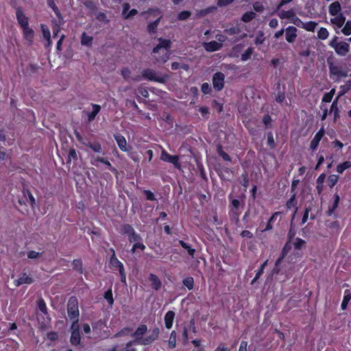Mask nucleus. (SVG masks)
I'll return each mask as SVG.
<instances>
[{
	"label": "nucleus",
	"instance_id": "f257e3e1",
	"mask_svg": "<svg viewBox=\"0 0 351 351\" xmlns=\"http://www.w3.org/2000/svg\"><path fill=\"white\" fill-rule=\"evenodd\" d=\"M147 331V326L145 324L139 325L136 330L132 334V337L134 338L132 341L142 346H148L158 339L160 333V330L158 327H155L150 331L149 335L143 337V335Z\"/></svg>",
	"mask_w": 351,
	"mask_h": 351
},
{
	"label": "nucleus",
	"instance_id": "f03ea898",
	"mask_svg": "<svg viewBox=\"0 0 351 351\" xmlns=\"http://www.w3.org/2000/svg\"><path fill=\"white\" fill-rule=\"evenodd\" d=\"M328 66L329 77L334 82H339L342 78L348 75V69L339 62H333L329 58L327 59Z\"/></svg>",
	"mask_w": 351,
	"mask_h": 351
},
{
	"label": "nucleus",
	"instance_id": "7ed1b4c3",
	"mask_svg": "<svg viewBox=\"0 0 351 351\" xmlns=\"http://www.w3.org/2000/svg\"><path fill=\"white\" fill-rule=\"evenodd\" d=\"M328 45L334 49L339 56L344 57L350 52V45L346 41H340L337 36H335L329 42Z\"/></svg>",
	"mask_w": 351,
	"mask_h": 351
},
{
	"label": "nucleus",
	"instance_id": "20e7f679",
	"mask_svg": "<svg viewBox=\"0 0 351 351\" xmlns=\"http://www.w3.org/2000/svg\"><path fill=\"white\" fill-rule=\"evenodd\" d=\"M67 314L73 323L77 324L79 321V305L78 300L75 296H71L67 302Z\"/></svg>",
	"mask_w": 351,
	"mask_h": 351
},
{
	"label": "nucleus",
	"instance_id": "39448f33",
	"mask_svg": "<svg viewBox=\"0 0 351 351\" xmlns=\"http://www.w3.org/2000/svg\"><path fill=\"white\" fill-rule=\"evenodd\" d=\"M142 77L150 82L165 84L169 78L167 74L158 75L152 69H145L142 71Z\"/></svg>",
	"mask_w": 351,
	"mask_h": 351
},
{
	"label": "nucleus",
	"instance_id": "423d86ee",
	"mask_svg": "<svg viewBox=\"0 0 351 351\" xmlns=\"http://www.w3.org/2000/svg\"><path fill=\"white\" fill-rule=\"evenodd\" d=\"M241 213V202L237 199H233L230 201L228 206V215L230 219L236 222L239 221V216Z\"/></svg>",
	"mask_w": 351,
	"mask_h": 351
},
{
	"label": "nucleus",
	"instance_id": "0eeeda50",
	"mask_svg": "<svg viewBox=\"0 0 351 351\" xmlns=\"http://www.w3.org/2000/svg\"><path fill=\"white\" fill-rule=\"evenodd\" d=\"M121 233L128 236L130 243H134L143 239L130 224H123L121 227Z\"/></svg>",
	"mask_w": 351,
	"mask_h": 351
},
{
	"label": "nucleus",
	"instance_id": "6e6552de",
	"mask_svg": "<svg viewBox=\"0 0 351 351\" xmlns=\"http://www.w3.org/2000/svg\"><path fill=\"white\" fill-rule=\"evenodd\" d=\"M23 196L22 198L19 199V204L20 206L25 205V206H27V204H29L32 209H34L36 206V199L32 193L28 189H24L23 191Z\"/></svg>",
	"mask_w": 351,
	"mask_h": 351
},
{
	"label": "nucleus",
	"instance_id": "1a4fd4ad",
	"mask_svg": "<svg viewBox=\"0 0 351 351\" xmlns=\"http://www.w3.org/2000/svg\"><path fill=\"white\" fill-rule=\"evenodd\" d=\"M212 83L213 88L216 91L222 90L225 84V75L220 71L214 73L213 75Z\"/></svg>",
	"mask_w": 351,
	"mask_h": 351
},
{
	"label": "nucleus",
	"instance_id": "9d476101",
	"mask_svg": "<svg viewBox=\"0 0 351 351\" xmlns=\"http://www.w3.org/2000/svg\"><path fill=\"white\" fill-rule=\"evenodd\" d=\"M160 159L164 162L173 164L177 169H180L181 167L179 156L177 155L172 156L164 149L161 152Z\"/></svg>",
	"mask_w": 351,
	"mask_h": 351
},
{
	"label": "nucleus",
	"instance_id": "9b49d317",
	"mask_svg": "<svg viewBox=\"0 0 351 351\" xmlns=\"http://www.w3.org/2000/svg\"><path fill=\"white\" fill-rule=\"evenodd\" d=\"M71 335L70 338V342L73 346H77L80 343L81 336L80 332V328L77 324L72 323L71 325Z\"/></svg>",
	"mask_w": 351,
	"mask_h": 351
},
{
	"label": "nucleus",
	"instance_id": "f8f14e48",
	"mask_svg": "<svg viewBox=\"0 0 351 351\" xmlns=\"http://www.w3.org/2000/svg\"><path fill=\"white\" fill-rule=\"evenodd\" d=\"M16 18L21 28L29 25V19L24 14L23 8L20 6L16 8Z\"/></svg>",
	"mask_w": 351,
	"mask_h": 351
},
{
	"label": "nucleus",
	"instance_id": "ddd939ff",
	"mask_svg": "<svg viewBox=\"0 0 351 351\" xmlns=\"http://www.w3.org/2000/svg\"><path fill=\"white\" fill-rule=\"evenodd\" d=\"M216 171L221 180H229V176L233 173L232 169L223 165H219Z\"/></svg>",
	"mask_w": 351,
	"mask_h": 351
},
{
	"label": "nucleus",
	"instance_id": "4468645a",
	"mask_svg": "<svg viewBox=\"0 0 351 351\" xmlns=\"http://www.w3.org/2000/svg\"><path fill=\"white\" fill-rule=\"evenodd\" d=\"M158 40L159 43L153 48V53H158L159 50L161 49H165L167 51H169L171 47V42L169 39H165L160 37L158 38Z\"/></svg>",
	"mask_w": 351,
	"mask_h": 351
},
{
	"label": "nucleus",
	"instance_id": "2eb2a0df",
	"mask_svg": "<svg viewBox=\"0 0 351 351\" xmlns=\"http://www.w3.org/2000/svg\"><path fill=\"white\" fill-rule=\"evenodd\" d=\"M324 134H325V130H324V126H322L319 130V131L315 134L314 137L313 138V139L311 141L310 148L312 150H315L317 148L319 143L321 139L324 136Z\"/></svg>",
	"mask_w": 351,
	"mask_h": 351
},
{
	"label": "nucleus",
	"instance_id": "dca6fc26",
	"mask_svg": "<svg viewBox=\"0 0 351 351\" xmlns=\"http://www.w3.org/2000/svg\"><path fill=\"white\" fill-rule=\"evenodd\" d=\"M285 31L286 40L289 43H293L298 36V29L294 26H289Z\"/></svg>",
	"mask_w": 351,
	"mask_h": 351
},
{
	"label": "nucleus",
	"instance_id": "f3484780",
	"mask_svg": "<svg viewBox=\"0 0 351 351\" xmlns=\"http://www.w3.org/2000/svg\"><path fill=\"white\" fill-rule=\"evenodd\" d=\"M110 267L113 269L121 271L124 268L123 264L117 258L116 254L111 255L109 259Z\"/></svg>",
	"mask_w": 351,
	"mask_h": 351
},
{
	"label": "nucleus",
	"instance_id": "a211bd4d",
	"mask_svg": "<svg viewBox=\"0 0 351 351\" xmlns=\"http://www.w3.org/2000/svg\"><path fill=\"white\" fill-rule=\"evenodd\" d=\"M34 282L32 277L27 276L25 273H22L20 278L14 280V284L16 287H19L23 284L30 285Z\"/></svg>",
	"mask_w": 351,
	"mask_h": 351
},
{
	"label": "nucleus",
	"instance_id": "6ab92c4d",
	"mask_svg": "<svg viewBox=\"0 0 351 351\" xmlns=\"http://www.w3.org/2000/svg\"><path fill=\"white\" fill-rule=\"evenodd\" d=\"M92 111L87 113V121L88 123L93 122L96 116L99 114L101 110V106L99 104H91Z\"/></svg>",
	"mask_w": 351,
	"mask_h": 351
},
{
	"label": "nucleus",
	"instance_id": "aec40b11",
	"mask_svg": "<svg viewBox=\"0 0 351 351\" xmlns=\"http://www.w3.org/2000/svg\"><path fill=\"white\" fill-rule=\"evenodd\" d=\"M84 145L90 148L95 153L104 154L102 146L98 141L90 142V141L87 140Z\"/></svg>",
	"mask_w": 351,
	"mask_h": 351
},
{
	"label": "nucleus",
	"instance_id": "412c9836",
	"mask_svg": "<svg viewBox=\"0 0 351 351\" xmlns=\"http://www.w3.org/2000/svg\"><path fill=\"white\" fill-rule=\"evenodd\" d=\"M148 279L151 282V286L153 289L158 291L161 288L162 282L157 275L150 274Z\"/></svg>",
	"mask_w": 351,
	"mask_h": 351
},
{
	"label": "nucleus",
	"instance_id": "4be33fe9",
	"mask_svg": "<svg viewBox=\"0 0 351 351\" xmlns=\"http://www.w3.org/2000/svg\"><path fill=\"white\" fill-rule=\"evenodd\" d=\"M114 137L119 149L123 152H128V144L125 138L120 134H115Z\"/></svg>",
	"mask_w": 351,
	"mask_h": 351
},
{
	"label": "nucleus",
	"instance_id": "5701e85b",
	"mask_svg": "<svg viewBox=\"0 0 351 351\" xmlns=\"http://www.w3.org/2000/svg\"><path fill=\"white\" fill-rule=\"evenodd\" d=\"M222 45L215 40H212L204 43V48L206 51L213 52L219 50Z\"/></svg>",
	"mask_w": 351,
	"mask_h": 351
},
{
	"label": "nucleus",
	"instance_id": "b1692460",
	"mask_svg": "<svg viewBox=\"0 0 351 351\" xmlns=\"http://www.w3.org/2000/svg\"><path fill=\"white\" fill-rule=\"evenodd\" d=\"M341 4L337 1L330 3L328 6V12L331 16H336L341 14Z\"/></svg>",
	"mask_w": 351,
	"mask_h": 351
},
{
	"label": "nucleus",
	"instance_id": "393cba45",
	"mask_svg": "<svg viewBox=\"0 0 351 351\" xmlns=\"http://www.w3.org/2000/svg\"><path fill=\"white\" fill-rule=\"evenodd\" d=\"M334 16V18L330 19V23L336 25L338 28L342 27L346 22V16L343 14L341 13Z\"/></svg>",
	"mask_w": 351,
	"mask_h": 351
},
{
	"label": "nucleus",
	"instance_id": "a878e982",
	"mask_svg": "<svg viewBox=\"0 0 351 351\" xmlns=\"http://www.w3.org/2000/svg\"><path fill=\"white\" fill-rule=\"evenodd\" d=\"M162 19V16H159L156 20L149 23L147 26V31L150 35L155 34L157 32L158 25Z\"/></svg>",
	"mask_w": 351,
	"mask_h": 351
},
{
	"label": "nucleus",
	"instance_id": "bb28decb",
	"mask_svg": "<svg viewBox=\"0 0 351 351\" xmlns=\"http://www.w3.org/2000/svg\"><path fill=\"white\" fill-rule=\"evenodd\" d=\"M278 16L281 19H289L290 21L292 20L293 17L295 16V12L293 9L289 10H278L276 11Z\"/></svg>",
	"mask_w": 351,
	"mask_h": 351
},
{
	"label": "nucleus",
	"instance_id": "cd10ccee",
	"mask_svg": "<svg viewBox=\"0 0 351 351\" xmlns=\"http://www.w3.org/2000/svg\"><path fill=\"white\" fill-rule=\"evenodd\" d=\"M175 318V313L172 311H169L165 315V324L167 329H170L173 326V319Z\"/></svg>",
	"mask_w": 351,
	"mask_h": 351
},
{
	"label": "nucleus",
	"instance_id": "c85d7f7f",
	"mask_svg": "<svg viewBox=\"0 0 351 351\" xmlns=\"http://www.w3.org/2000/svg\"><path fill=\"white\" fill-rule=\"evenodd\" d=\"M24 38L29 42H32L34 37V31L28 26L22 28Z\"/></svg>",
	"mask_w": 351,
	"mask_h": 351
},
{
	"label": "nucleus",
	"instance_id": "c756f323",
	"mask_svg": "<svg viewBox=\"0 0 351 351\" xmlns=\"http://www.w3.org/2000/svg\"><path fill=\"white\" fill-rule=\"evenodd\" d=\"M338 98H336L332 103L330 108V112H332L334 115V121H336L339 117V110L337 104Z\"/></svg>",
	"mask_w": 351,
	"mask_h": 351
},
{
	"label": "nucleus",
	"instance_id": "7c9ffc66",
	"mask_svg": "<svg viewBox=\"0 0 351 351\" xmlns=\"http://www.w3.org/2000/svg\"><path fill=\"white\" fill-rule=\"evenodd\" d=\"M47 3L49 8H51L54 12L57 18L60 20H62V16L61 14L60 11L59 10L58 6L56 5L54 0H47Z\"/></svg>",
	"mask_w": 351,
	"mask_h": 351
},
{
	"label": "nucleus",
	"instance_id": "2f4dec72",
	"mask_svg": "<svg viewBox=\"0 0 351 351\" xmlns=\"http://www.w3.org/2000/svg\"><path fill=\"white\" fill-rule=\"evenodd\" d=\"M216 152H217V154L220 157H221L224 161L231 162V160H232L231 157L229 156L228 154H227L226 152H224L221 145L219 144L217 145Z\"/></svg>",
	"mask_w": 351,
	"mask_h": 351
},
{
	"label": "nucleus",
	"instance_id": "473e14b6",
	"mask_svg": "<svg viewBox=\"0 0 351 351\" xmlns=\"http://www.w3.org/2000/svg\"><path fill=\"white\" fill-rule=\"evenodd\" d=\"M280 215V212H275L272 214L271 217L269 219L265 228L262 230V232H266L270 230L273 228L272 223L276 221L277 217Z\"/></svg>",
	"mask_w": 351,
	"mask_h": 351
},
{
	"label": "nucleus",
	"instance_id": "72a5a7b5",
	"mask_svg": "<svg viewBox=\"0 0 351 351\" xmlns=\"http://www.w3.org/2000/svg\"><path fill=\"white\" fill-rule=\"evenodd\" d=\"M93 38L83 32L81 36V44L84 46L90 47L92 45Z\"/></svg>",
	"mask_w": 351,
	"mask_h": 351
},
{
	"label": "nucleus",
	"instance_id": "f704fd0d",
	"mask_svg": "<svg viewBox=\"0 0 351 351\" xmlns=\"http://www.w3.org/2000/svg\"><path fill=\"white\" fill-rule=\"evenodd\" d=\"M84 5L89 10L90 14L95 13L98 9L97 3L91 0L86 1Z\"/></svg>",
	"mask_w": 351,
	"mask_h": 351
},
{
	"label": "nucleus",
	"instance_id": "c9c22d12",
	"mask_svg": "<svg viewBox=\"0 0 351 351\" xmlns=\"http://www.w3.org/2000/svg\"><path fill=\"white\" fill-rule=\"evenodd\" d=\"M340 201V197L337 193L333 195V203L331 207L329 208L328 215H331L335 210L338 207Z\"/></svg>",
	"mask_w": 351,
	"mask_h": 351
},
{
	"label": "nucleus",
	"instance_id": "e433bc0d",
	"mask_svg": "<svg viewBox=\"0 0 351 351\" xmlns=\"http://www.w3.org/2000/svg\"><path fill=\"white\" fill-rule=\"evenodd\" d=\"M351 168V161L347 160L339 164L336 167V171L339 173H343L348 169Z\"/></svg>",
	"mask_w": 351,
	"mask_h": 351
},
{
	"label": "nucleus",
	"instance_id": "4c0bfd02",
	"mask_svg": "<svg viewBox=\"0 0 351 351\" xmlns=\"http://www.w3.org/2000/svg\"><path fill=\"white\" fill-rule=\"evenodd\" d=\"M73 269L79 274L84 272L83 263L81 259H74L72 262Z\"/></svg>",
	"mask_w": 351,
	"mask_h": 351
},
{
	"label": "nucleus",
	"instance_id": "58836bf2",
	"mask_svg": "<svg viewBox=\"0 0 351 351\" xmlns=\"http://www.w3.org/2000/svg\"><path fill=\"white\" fill-rule=\"evenodd\" d=\"M296 194L293 193L291 197L287 200L286 203V206L288 209H291L292 208H295V213L297 211V202L295 201Z\"/></svg>",
	"mask_w": 351,
	"mask_h": 351
},
{
	"label": "nucleus",
	"instance_id": "ea45409f",
	"mask_svg": "<svg viewBox=\"0 0 351 351\" xmlns=\"http://www.w3.org/2000/svg\"><path fill=\"white\" fill-rule=\"evenodd\" d=\"M267 146L270 149H274L276 147V143L274 138V134L272 132H268L267 133Z\"/></svg>",
	"mask_w": 351,
	"mask_h": 351
},
{
	"label": "nucleus",
	"instance_id": "a19ab883",
	"mask_svg": "<svg viewBox=\"0 0 351 351\" xmlns=\"http://www.w3.org/2000/svg\"><path fill=\"white\" fill-rule=\"evenodd\" d=\"M268 260H266L263 264H261L260 268L256 271L255 277L252 280V284L254 283L264 273V269L267 265Z\"/></svg>",
	"mask_w": 351,
	"mask_h": 351
},
{
	"label": "nucleus",
	"instance_id": "79ce46f5",
	"mask_svg": "<svg viewBox=\"0 0 351 351\" xmlns=\"http://www.w3.org/2000/svg\"><path fill=\"white\" fill-rule=\"evenodd\" d=\"M339 179V176L336 174H331L328 176L327 179V184L330 189H332L338 182Z\"/></svg>",
	"mask_w": 351,
	"mask_h": 351
},
{
	"label": "nucleus",
	"instance_id": "37998d69",
	"mask_svg": "<svg viewBox=\"0 0 351 351\" xmlns=\"http://www.w3.org/2000/svg\"><path fill=\"white\" fill-rule=\"evenodd\" d=\"M38 308L44 315H48L47 307L43 298H40L37 300Z\"/></svg>",
	"mask_w": 351,
	"mask_h": 351
},
{
	"label": "nucleus",
	"instance_id": "c03bdc74",
	"mask_svg": "<svg viewBox=\"0 0 351 351\" xmlns=\"http://www.w3.org/2000/svg\"><path fill=\"white\" fill-rule=\"evenodd\" d=\"M256 14L252 11L245 12L241 16V20L244 23H249L256 17Z\"/></svg>",
	"mask_w": 351,
	"mask_h": 351
},
{
	"label": "nucleus",
	"instance_id": "a18cd8bd",
	"mask_svg": "<svg viewBox=\"0 0 351 351\" xmlns=\"http://www.w3.org/2000/svg\"><path fill=\"white\" fill-rule=\"evenodd\" d=\"M104 298L106 300L110 306H112L114 304V298L112 289L110 288L107 291H105L104 294Z\"/></svg>",
	"mask_w": 351,
	"mask_h": 351
},
{
	"label": "nucleus",
	"instance_id": "49530a36",
	"mask_svg": "<svg viewBox=\"0 0 351 351\" xmlns=\"http://www.w3.org/2000/svg\"><path fill=\"white\" fill-rule=\"evenodd\" d=\"M146 248L145 245H144L143 242V239L136 242L133 244L132 247L131 249V252L132 254H136L137 250H140L141 251H144Z\"/></svg>",
	"mask_w": 351,
	"mask_h": 351
},
{
	"label": "nucleus",
	"instance_id": "de8ad7c7",
	"mask_svg": "<svg viewBox=\"0 0 351 351\" xmlns=\"http://www.w3.org/2000/svg\"><path fill=\"white\" fill-rule=\"evenodd\" d=\"M182 283L189 290H192L194 287V279L191 276L184 278Z\"/></svg>",
	"mask_w": 351,
	"mask_h": 351
},
{
	"label": "nucleus",
	"instance_id": "09e8293b",
	"mask_svg": "<svg viewBox=\"0 0 351 351\" xmlns=\"http://www.w3.org/2000/svg\"><path fill=\"white\" fill-rule=\"evenodd\" d=\"M335 93V89L332 88L329 92L326 93L322 97V102L329 103L332 101L333 96Z\"/></svg>",
	"mask_w": 351,
	"mask_h": 351
},
{
	"label": "nucleus",
	"instance_id": "8fccbe9b",
	"mask_svg": "<svg viewBox=\"0 0 351 351\" xmlns=\"http://www.w3.org/2000/svg\"><path fill=\"white\" fill-rule=\"evenodd\" d=\"M351 299V294L349 293L348 290L345 291V294L343 298V301L341 304V308L342 310H345L347 308L348 304Z\"/></svg>",
	"mask_w": 351,
	"mask_h": 351
},
{
	"label": "nucleus",
	"instance_id": "3c124183",
	"mask_svg": "<svg viewBox=\"0 0 351 351\" xmlns=\"http://www.w3.org/2000/svg\"><path fill=\"white\" fill-rule=\"evenodd\" d=\"M317 25V23L313 21H309L306 23H304V25L302 27V29H304L305 30L308 32H314L316 26Z\"/></svg>",
	"mask_w": 351,
	"mask_h": 351
},
{
	"label": "nucleus",
	"instance_id": "603ef678",
	"mask_svg": "<svg viewBox=\"0 0 351 351\" xmlns=\"http://www.w3.org/2000/svg\"><path fill=\"white\" fill-rule=\"evenodd\" d=\"M179 244L180 245V246L186 250L189 254L191 256H194V254L195 252V250L192 248L191 247V245H189L188 243H186V242H184V241L182 240H180L179 241Z\"/></svg>",
	"mask_w": 351,
	"mask_h": 351
},
{
	"label": "nucleus",
	"instance_id": "864d4df0",
	"mask_svg": "<svg viewBox=\"0 0 351 351\" xmlns=\"http://www.w3.org/2000/svg\"><path fill=\"white\" fill-rule=\"evenodd\" d=\"M241 32V28L238 26L236 27H230L229 28H226L224 29V33L229 36H233L234 34H238Z\"/></svg>",
	"mask_w": 351,
	"mask_h": 351
},
{
	"label": "nucleus",
	"instance_id": "5fc2aeb1",
	"mask_svg": "<svg viewBox=\"0 0 351 351\" xmlns=\"http://www.w3.org/2000/svg\"><path fill=\"white\" fill-rule=\"evenodd\" d=\"M239 182L240 184L245 189L249 186L250 180L247 173L245 172L241 175Z\"/></svg>",
	"mask_w": 351,
	"mask_h": 351
},
{
	"label": "nucleus",
	"instance_id": "6e6d98bb",
	"mask_svg": "<svg viewBox=\"0 0 351 351\" xmlns=\"http://www.w3.org/2000/svg\"><path fill=\"white\" fill-rule=\"evenodd\" d=\"M306 244V241L301 238H296L293 243V247L295 250H301Z\"/></svg>",
	"mask_w": 351,
	"mask_h": 351
},
{
	"label": "nucleus",
	"instance_id": "4d7b16f0",
	"mask_svg": "<svg viewBox=\"0 0 351 351\" xmlns=\"http://www.w3.org/2000/svg\"><path fill=\"white\" fill-rule=\"evenodd\" d=\"M254 52L253 47H248L246 51L241 54V59L242 61L245 62L250 59L252 53Z\"/></svg>",
	"mask_w": 351,
	"mask_h": 351
},
{
	"label": "nucleus",
	"instance_id": "13d9d810",
	"mask_svg": "<svg viewBox=\"0 0 351 351\" xmlns=\"http://www.w3.org/2000/svg\"><path fill=\"white\" fill-rule=\"evenodd\" d=\"M176 346V332L175 330H173L169 337V347L170 349H173Z\"/></svg>",
	"mask_w": 351,
	"mask_h": 351
},
{
	"label": "nucleus",
	"instance_id": "bf43d9fd",
	"mask_svg": "<svg viewBox=\"0 0 351 351\" xmlns=\"http://www.w3.org/2000/svg\"><path fill=\"white\" fill-rule=\"evenodd\" d=\"M329 36V32L325 27H321L317 32V37L321 40H326Z\"/></svg>",
	"mask_w": 351,
	"mask_h": 351
},
{
	"label": "nucleus",
	"instance_id": "052dcab7",
	"mask_svg": "<svg viewBox=\"0 0 351 351\" xmlns=\"http://www.w3.org/2000/svg\"><path fill=\"white\" fill-rule=\"evenodd\" d=\"M345 25L341 29V32L345 36H350L351 34V20H348L345 22Z\"/></svg>",
	"mask_w": 351,
	"mask_h": 351
},
{
	"label": "nucleus",
	"instance_id": "680f3d73",
	"mask_svg": "<svg viewBox=\"0 0 351 351\" xmlns=\"http://www.w3.org/2000/svg\"><path fill=\"white\" fill-rule=\"evenodd\" d=\"M262 121L266 128H271L272 119L269 114H265L263 117Z\"/></svg>",
	"mask_w": 351,
	"mask_h": 351
},
{
	"label": "nucleus",
	"instance_id": "e2e57ef3",
	"mask_svg": "<svg viewBox=\"0 0 351 351\" xmlns=\"http://www.w3.org/2000/svg\"><path fill=\"white\" fill-rule=\"evenodd\" d=\"M191 15V12L187 10H184L178 13V19L180 21H184L188 19Z\"/></svg>",
	"mask_w": 351,
	"mask_h": 351
},
{
	"label": "nucleus",
	"instance_id": "0e129e2a",
	"mask_svg": "<svg viewBox=\"0 0 351 351\" xmlns=\"http://www.w3.org/2000/svg\"><path fill=\"white\" fill-rule=\"evenodd\" d=\"M96 19L99 22H104L105 23H109V20L108 19L106 14L102 12L96 14Z\"/></svg>",
	"mask_w": 351,
	"mask_h": 351
},
{
	"label": "nucleus",
	"instance_id": "69168bd1",
	"mask_svg": "<svg viewBox=\"0 0 351 351\" xmlns=\"http://www.w3.org/2000/svg\"><path fill=\"white\" fill-rule=\"evenodd\" d=\"M40 27L43 32V38L45 40L51 38V33L49 28L44 24H41Z\"/></svg>",
	"mask_w": 351,
	"mask_h": 351
},
{
	"label": "nucleus",
	"instance_id": "338daca9",
	"mask_svg": "<svg viewBox=\"0 0 351 351\" xmlns=\"http://www.w3.org/2000/svg\"><path fill=\"white\" fill-rule=\"evenodd\" d=\"M143 193L145 194V198L147 200H149V201H156V200L155 195L150 190H144Z\"/></svg>",
	"mask_w": 351,
	"mask_h": 351
},
{
	"label": "nucleus",
	"instance_id": "774afa93",
	"mask_svg": "<svg viewBox=\"0 0 351 351\" xmlns=\"http://www.w3.org/2000/svg\"><path fill=\"white\" fill-rule=\"evenodd\" d=\"M198 111L200 112L202 117L208 119L209 117V109L206 106H202L198 109Z\"/></svg>",
	"mask_w": 351,
	"mask_h": 351
}]
</instances>
